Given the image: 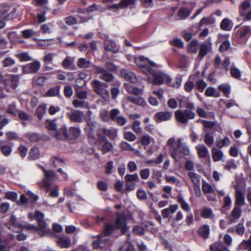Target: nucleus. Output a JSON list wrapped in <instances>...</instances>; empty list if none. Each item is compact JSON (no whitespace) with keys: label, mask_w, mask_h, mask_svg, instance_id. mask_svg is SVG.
Instances as JSON below:
<instances>
[{"label":"nucleus","mask_w":251,"mask_h":251,"mask_svg":"<svg viewBox=\"0 0 251 251\" xmlns=\"http://www.w3.org/2000/svg\"><path fill=\"white\" fill-rule=\"evenodd\" d=\"M115 221L111 224L105 225L103 232L97 235V240L94 241L92 246L94 249H103L110 246L112 242L108 237L115 230L120 229L122 234H125L128 230L125 217L120 213H116Z\"/></svg>","instance_id":"obj_1"},{"label":"nucleus","mask_w":251,"mask_h":251,"mask_svg":"<svg viewBox=\"0 0 251 251\" xmlns=\"http://www.w3.org/2000/svg\"><path fill=\"white\" fill-rule=\"evenodd\" d=\"M179 106L186 109L176 111L175 112L176 119L177 122L187 125L189 120L194 119L195 117L196 114L194 112L195 106L193 103L187 99H179Z\"/></svg>","instance_id":"obj_2"},{"label":"nucleus","mask_w":251,"mask_h":251,"mask_svg":"<svg viewBox=\"0 0 251 251\" xmlns=\"http://www.w3.org/2000/svg\"><path fill=\"white\" fill-rule=\"evenodd\" d=\"M44 214L39 210H36L34 213H29L28 217L31 220H36L38 223V228L33 225L29 226V228L38 231V234L43 236L49 232L50 229L48 224L44 220Z\"/></svg>","instance_id":"obj_3"},{"label":"nucleus","mask_w":251,"mask_h":251,"mask_svg":"<svg viewBox=\"0 0 251 251\" xmlns=\"http://www.w3.org/2000/svg\"><path fill=\"white\" fill-rule=\"evenodd\" d=\"M176 144V146L173 147L171 156L176 162H178L184 156L189 155L190 151L187 145L185 143L182 142L180 138L177 139Z\"/></svg>","instance_id":"obj_4"},{"label":"nucleus","mask_w":251,"mask_h":251,"mask_svg":"<svg viewBox=\"0 0 251 251\" xmlns=\"http://www.w3.org/2000/svg\"><path fill=\"white\" fill-rule=\"evenodd\" d=\"M149 75H151L153 78L148 77L147 80L155 85H160L165 82L168 84L172 80V78L169 75L163 72L156 71L153 68L149 73Z\"/></svg>","instance_id":"obj_5"},{"label":"nucleus","mask_w":251,"mask_h":251,"mask_svg":"<svg viewBox=\"0 0 251 251\" xmlns=\"http://www.w3.org/2000/svg\"><path fill=\"white\" fill-rule=\"evenodd\" d=\"M41 169L44 173V177L40 182V185L44 187L46 193H48L51 187L52 182L54 180L55 173L52 170H47L43 167H41Z\"/></svg>","instance_id":"obj_6"},{"label":"nucleus","mask_w":251,"mask_h":251,"mask_svg":"<svg viewBox=\"0 0 251 251\" xmlns=\"http://www.w3.org/2000/svg\"><path fill=\"white\" fill-rule=\"evenodd\" d=\"M94 91L98 95L100 96L104 99L109 98V94L108 91L105 88L107 87L108 85L98 80L95 79L91 82Z\"/></svg>","instance_id":"obj_7"},{"label":"nucleus","mask_w":251,"mask_h":251,"mask_svg":"<svg viewBox=\"0 0 251 251\" xmlns=\"http://www.w3.org/2000/svg\"><path fill=\"white\" fill-rule=\"evenodd\" d=\"M135 62L136 65L141 68L142 71L147 75H149V73L155 67V65L154 63L150 61L148 58L143 56L136 58L135 59Z\"/></svg>","instance_id":"obj_8"},{"label":"nucleus","mask_w":251,"mask_h":251,"mask_svg":"<svg viewBox=\"0 0 251 251\" xmlns=\"http://www.w3.org/2000/svg\"><path fill=\"white\" fill-rule=\"evenodd\" d=\"M19 75H11L9 79L5 80L4 82V88L5 90L8 92H12V90H15L19 83Z\"/></svg>","instance_id":"obj_9"},{"label":"nucleus","mask_w":251,"mask_h":251,"mask_svg":"<svg viewBox=\"0 0 251 251\" xmlns=\"http://www.w3.org/2000/svg\"><path fill=\"white\" fill-rule=\"evenodd\" d=\"M242 215V209L239 206H234L230 214L226 217L227 224L229 225L236 223Z\"/></svg>","instance_id":"obj_10"},{"label":"nucleus","mask_w":251,"mask_h":251,"mask_svg":"<svg viewBox=\"0 0 251 251\" xmlns=\"http://www.w3.org/2000/svg\"><path fill=\"white\" fill-rule=\"evenodd\" d=\"M234 188L235 189L234 206H239V207L241 208L245 202L244 192L241 190L238 186L235 185Z\"/></svg>","instance_id":"obj_11"},{"label":"nucleus","mask_w":251,"mask_h":251,"mask_svg":"<svg viewBox=\"0 0 251 251\" xmlns=\"http://www.w3.org/2000/svg\"><path fill=\"white\" fill-rule=\"evenodd\" d=\"M128 102H130L141 106H144L146 104L145 100L142 97L127 96L123 102V106L124 108H126V104Z\"/></svg>","instance_id":"obj_12"},{"label":"nucleus","mask_w":251,"mask_h":251,"mask_svg":"<svg viewBox=\"0 0 251 251\" xmlns=\"http://www.w3.org/2000/svg\"><path fill=\"white\" fill-rule=\"evenodd\" d=\"M235 30L236 34L241 38H246L251 35V26L249 25L237 26Z\"/></svg>","instance_id":"obj_13"},{"label":"nucleus","mask_w":251,"mask_h":251,"mask_svg":"<svg viewBox=\"0 0 251 251\" xmlns=\"http://www.w3.org/2000/svg\"><path fill=\"white\" fill-rule=\"evenodd\" d=\"M41 64L39 61L36 60L28 63L23 67V71L25 74L35 73L39 71Z\"/></svg>","instance_id":"obj_14"},{"label":"nucleus","mask_w":251,"mask_h":251,"mask_svg":"<svg viewBox=\"0 0 251 251\" xmlns=\"http://www.w3.org/2000/svg\"><path fill=\"white\" fill-rule=\"evenodd\" d=\"M99 140L101 143V151L103 154L110 152L113 148V146L108 139L103 135H100Z\"/></svg>","instance_id":"obj_15"},{"label":"nucleus","mask_w":251,"mask_h":251,"mask_svg":"<svg viewBox=\"0 0 251 251\" xmlns=\"http://www.w3.org/2000/svg\"><path fill=\"white\" fill-rule=\"evenodd\" d=\"M154 119L157 123L167 121L172 118V113L169 111H160L155 114Z\"/></svg>","instance_id":"obj_16"},{"label":"nucleus","mask_w":251,"mask_h":251,"mask_svg":"<svg viewBox=\"0 0 251 251\" xmlns=\"http://www.w3.org/2000/svg\"><path fill=\"white\" fill-rule=\"evenodd\" d=\"M56 55L54 53H46L44 56L43 61L44 62V67L47 71L52 70L53 68L49 66V64H52L53 58Z\"/></svg>","instance_id":"obj_17"},{"label":"nucleus","mask_w":251,"mask_h":251,"mask_svg":"<svg viewBox=\"0 0 251 251\" xmlns=\"http://www.w3.org/2000/svg\"><path fill=\"white\" fill-rule=\"evenodd\" d=\"M56 243L61 248H68L71 246V240L67 236H61L57 238Z\"/></svg>","instance_id":"obj_18"},{"label":"nucleus","mask_w":251,"mask_h":251,"mask_svg":"<svg viewBox=\"0 0 251 251\" xmlns=\"http://www.w3.org/2000/svg\"><path fill=\"white\" fill-rule=\"evenodd\" d=\"M71 121L75 123H80L82 121L83 112L79 110H74L72 113H67Z\"/></svg>","instance_id":"obj_19"},{"label":"nucleus","mask_w":251,"mask_h":251,"mask_svg":"<svg viewBox=\"0 0 251 251\" xmlns=\"http://www.w3.org/2000/svg\"><path fill=\"white\" fill-rule=\"evenodd\" d=\"M121 75L125 79L132 83H135L137 81V78L135 74L128 70H122Z\"/></svg>","instance_id":"obj_20"},{"label":"nucleus","mask_w":251,"mask_h":251,"mask_svg":"<svg viewBox=\"0 0 251 251\" xmlns=\"http://www.w3.org/2000/svg\"><path fill=\"white\" fill-rule=\"evenodd\" d=\"M0 149L2 153L5 156H9L12 151V145L6 144L5 141H0Z\"/></svg>","instance_id":"obj_21"},{"label":"nucleus","mask_w":251,"mask_h":251,"mask_svg":"<svg viewBox=\"0 0 251 251\" xmlns=\"http://www.w3.org/2000/svg\"><path fill=\"white\" fill-rule=\"evenodd\" d=\"M76 64L79 68L85 70L93 67L94 64L90 61V60L85 58H78Z\"/></svg>","instance_id":"obj_22"},{"label":"nucleus","mask_w":251,"mask_h":251,"mask_svg":"<svg viewBox=\"0 0 251 251\" xmlns=\"http://www.w3.org/2000/svg\"><path fill=\"white\" fill-rule=\"evenodd\" d=\"M178 208L177 204H173L170 205L168 208L164 209L161 211V214L164 218H168L171 214H174Z\"/></svg>","instance_id":"obj_23"},{"label":"nucleus","mask_w":251,"mask_h":251,"mask_svg":"<svg viewBox=\"0 0 251 251\" xmlns=\"http://www.w3.org/2000/svg\"><path fill=\"white\" fill-rule=\"evenodd\" d=\"M198 155L201 158H209V152L208 149L204 145L197 146L196 147Z\"/></svg>","instance_id":"obj_24"},{"label":"nucleus","mask_w":251,"mask_h":251,"mask_svg":"<svg viewBox=\"0 0 251 251\" xmlns=\"http://www.w3.org/2000/svg\"><path fill=\"white\" fill-rule=\"evenodd\" d=\"M10 226L9 227L10 229L17 233L21 231L22 229L21 226L17 222V219L15 215H11L10 220Z\"/></svg>","instance_id":"obj_25"},{"label":"nucleus","mask_w":251,"mask_h":251,"mask_svg":"<svg viewBox=\"0 0 251 251\" xmlns=\"http://www.w3.org/2000/svg\"><path fill=\"white\" fill-rule=\"evenodd\" d=\"M210 251H230L222 242H217L210 245Z\"/></svg>","instance_id":"obj_26"},{"label":"nucleus","mask_w":251,"mask_h":251,"mask_svg":"<svg viewBox=\"0 0 251 251\" xmlns=\"http://www.w3.org/2000/svg\"><path fill=\"white\" fill-rule=\"evenodd\" d=\"M205 135L203 137L204 142L206 145H207L208 147H212L214 143V137L213 136V133L212 132H209L206 130H204Z\"/></svg>","instance_id":"obj_27"},{"label":"nucleus","mask_w":251,"mask_h":251,"mask_svg":"<svg viewBox=\"0 0 251 251\" xmlns=\"http://www.w3.org/2000/svg\"><path fill=\"white\" fill-rule=\"evenodd\" d=\"M55 137L59 140L66 139L69 138L67 128L63 126L57 131Z\"/></svg>","instance_id":"obj_28"},{"label":"nucleus","mask_w":251,"mask_h":251,"mask_svg":"<svg viewBox=\"0 0 251 251\" xmlns=\"http://www.w3.org/2000/svg\"><path fill=\"white\" fill-rule=\"evenodd\" d=\"M251 4L249 1V0H244L241 3L239 9V14L241 16H244V15L246 14L247 11L251 7Z\"/></svg>","instance_id":"obj_29"},{"label":"nucleus","mask_w":251,"mask_h":251,"mask_svg":"<svg viewBox=\"0 0 251 251\" xmlns=\"http://www.w3.org/2000/svg\"><path fill=\"white\" fill-rule=\"evenodd\" d=\"M211 49V43L202 44L200 46L199 56L201 58L204 57L208 52L210 51Z\"/></svg>","instance_id":"obj_30"},{"label":"nucleus","mask_w":251,"mask_h":251,"mask_svg":"<svg viewBox=\"0 0 251 251\" xmlns=\"http://www.w3.org/2000/svg\"><path fill=\"white\" fill-rule=\"evenodd\" d=\"M191 13V11L187 8L182 7L179 9L177 13V20H182L185 19Z\"/></svg>","instance_id":"obj_31"},{"label":"nucleus","mask_w":251,"mask_h":251,"mask_svg":"<svg viewBox=\"0 0 251 251\" xmlns=\"http://www.w3.org/2000/svg\"><path fill=\"white\" fill-rule=\"evenodd\" d=\"M10 240L3 239L0 234V251H10Z\"/></svg>","instance_id":"obj_32"},{"label":"nucleus","mask_w":251,"mask_h":251,"mask_svg":"<svg viewBox=\"0 0 251 251\" xmlns=\"http://www.w3.org/2000/svg\"><path fill=\"white\" fill-rule=\"evenodd\" d=\"M210 232V227L208 225H204L201 226L198 230L199 234L203 238H207Z\"/></svg>","instance_id":"obj_33"},{"label":"nucleus","mask_w":251,"mask_h":251,"mask_svg":"<svg viewBox=\"0 0 251 251\" xmlns=\"http://www.w3.org/2000/svg\"><path fill=\"white\" fill-rule=\"evenodd\" d=\"M188 176L190 177L194 186H199L201 184L200 176L194 172H188Z\"/></svg>","instance_id":"obj_34"},{"label":"nucleus","mask_w":251,"mask_h":251,"mask_svg":"<svg viewBox=\"0 0 251 251\" xmlns=\"http://www.w3.org/2000/svg\"><path fill=\"white\" fill-rule=\"evenodd\" d=\"M100 131L110 140H114L117 136V131L115 129L101 128Z\"/></svg>","instance_id":"obj_35"},{"label":"nucleus","mask_w":251,"mask_h":251,"mask_svg":"<svg viewBox=\"0 0 251 251\" xmlns=\"http://www.w3.org/2000/svg\"><path fill=\"white\" fill-rule=\"evenodd\" d=\"M212 156L213 161L217 162L222 160L224 153L222 151L214 148L212 150Z\"/></svg>","instance_id":"obj_36"},{"label":"nucleus","mask_w":251,"mask_h":251,"mask_svg":"<svg viewBox=\"0 0 251 251\" xmlns=\"http://www.w3.org/2000/svg\"><path fill=\"white\" fill-rule=\"evenodd\" d=\"M233 26L232 23L228 18L224 19L220 24L221 29L225 31H229Z\"/></svg>","instance_id":"obj_37"},{"label":"nucleus","mask_w":251,"mask_h":251,"mask_svg":"<svg viewBox=\"0 0 251 251\" xmlns=\"http://www.w3.org/2000/svg\"><path fill=\"white\" fill-rule=\"evenodd\" d=\"M18 116L20 119L23 121L22 124L24 126L27 125L25 122H31L32 120L31 116L23 111H19Z\"/></svg>","instance_id":"obj_38"},{"label":"nucleus","mask_w":251,"mask_h":251,"mask_svg":"<svg viewBox=\"0 0 251 251\" xmlns=\"http://www.w3.org/2000/svg\"><path fill=\"white\" fill-rule=\"evenodd\" d=\"M202 190L203 193L206 194H213L215 193L213 186L205 181H202Z\"/></svg>","instance_id":"obj_39"},{"label":"nucleus","mask_w":251,"mask_h":251,"mask_svg":"<svg viewBox=\"0 0 251 251\" xmlns=\"http://www.w3.org/2000/svg\"><path fill=\"white\" fill-rule=\"evenodd\" d=\"M47 110L46 105L43 104L38 106L36 111V114L39 120L42 119L44 114L46 113Z\"/></svg>","instance_id":"obj_40"},{"label":"nucleus","mask_w":251,"mask_h":251,"mask_svg":"<svg viewBox=\"0 0 251 251\" xmlns=\"http://www.w3.org/2000/svg\"><path fill=\"white\" fill-rule=\"evenodd\" d=\"M104 47L105 50L107 51H112L115 53L118 51V49L116 48V44L113 41L110 43L105 41L104 44Z\"/></svg>","instance_id":"obj_41"},{"label":"nucleus","mask_w":251,"mask_h":251,"mask_svg":"<svg viewBox=\"0 0 251 251\" xmlns=\"http://www.w3.org/2000/svg\"><path fill=\"white\" fill-rule=\"evenodd\" d=\"M218 89L222 92L226 97L228 98L230 93V86L228 84H222L218 86Z\"/></svg>","instance_id":"obj_42"},{"label":"nucleus","mask_w":251,"mask_h":251,"mask_svg":"<svg viewBox=\"0 0 251 251\" xmlns=\"http://www.w3.org/2000/svg\"><path fill=\"white\" fill-rule=\"evenodd\" d=\"M205 95L207 97H219L220 96V93L217 91L214 88L211 87H208L206 89Z\"/></svg>","instance_id":"obj_43"},{"label":"nucleus","mask_w":251,"mask_h":251,"mask_svg":"<svg viewBox=\"0 0 251 251\" xmlns=\"http://www.w3.org/2000/svg\"><path fill=\"white\" fill-rule=\"evenodd\" d=\"M81 133V130L78 127H71L69 128L68 134L69 137L76 138L78 137Z\"/></svg>","instance_id":"obj_44"},{"label":"nucleus","mask_w":251,"mask_h":251,"mask_svg":"<svg viewBox=\"0 0 251 251\" xmlns=\"http://www.w3.org/2000/svg\"><path fill=\"white\" fill-rule=\"evenodd\" d=\"M230 144V140L227 137H225L222 139L216 141V145L219 148L227 147Z\"/></svg>","instance_id":"obj_45"},{"label":"nucleus","mask_w":251,"mask_h":251,"mask_svg":"<svg viewBox=\"0 0 251 251\" xmlns=\"http://www.w3.org/2000/svg\"><path fill=\"white\" fill-rule=\"evenodd\" d=\"M177 201L180 204L181 207L184 211L189 212L190 211V207L189 204L184 201L183 197L179 195L177 197Z\"/></svg>","instance_id":"obj_46"},{"label":"nucleus","mask_w":251,"mask_h":251,"mask_svg":"<svg viewBox=\"0 0 251 251\" xmlns=\"http://www.w3.org/2000/svg\"><path fill=\"white\" fill-rule=\"evenodd\" d=\"M139 178L137 174H134L133 175L127 174L125 177V182H136L139 181Z\"/></svg>","instance_id":"obj_47"},{"label":"nucleus","mask_w":251,"mask_h":251,"mask_svg":"<svg viewBox=\"0 0 251 251\" xmlns=\"http://www.w3.org/2000/svg\"><path fill=\"white\" fill-rule=\"evenodd\" d=\"M40 156L39 150L38 148L34 147L32 148L29 152V157L31 160H35Z\"/></svg>","instance_id":"obj_48"},{"label":"nucleus","mask_w":251,"mask_h":251,"mask_svg":"<svg viewBox=\"0 0 251 251\" xmlns=\"http://www.w3.org/2000/svg\"><path fill=\"white\" fill-rule=\"evenodd\" d=\"M60 86H57L55 87L50 88L46 93L48 97H54L59 94Z\"/></svg>","instance_id":"obj_49"},{"label":"nucleus","mask_w":251,"mask_h":251,"mask_svg":"<svg viewBox=\"0 0 251 251\" xmlns=\"http://www.w3.org/2000/svg\"><path fill=\"white\" fill-rule=\"evenodd\" d=\"M99 78L103 80L104 81L109 82H111L113 80L114 76L113 74L108 72H106L105 74L102 75H100Z\"/></svg>","instance_id":"obj_50"},{"label":"nucleus","mask_w":251,"mask_h":251,"mask_svg":"<svg viewBox=\"0 0 251 251\" xmlns=\"http://www.w3.org/2000/svg\"><path fill=\"white\" fill-rule=\"evenodd\" d=\"M6 112L14 116H16L17 115L16 104L15 102H13L7 105Z\"/></svg>","instance_id":"obj_51"},{"label":"nucleus","mask_w":251,"mask_h":251,"mask_svg":"<svg viewBox=\"0 0 251 251\" xmlns=\"http://www.w3.org/2000/svg\"><path fill=\"white\" fill-rule=\"evenodd\" d=\"M56 120H47L46 126L50 130H55L57 128Z\"/></svg>","instance_id":"obj_52"},{"label":"nucleus","mask_w":251,"mask_h":251,"mask_svg":"<svg viewBox=\"0 0 251 251\" xmlns=\"http://www.w3.org/2000/svg\"><path fill=\"white\" fill-rule=\"evenodd\" d=\"M72 103L74 107H75V108L87 107L88 106V104L87 102L79 100H74L73 101Z\"/></svg>","instance_id":"obj_53"},{"label":"nucleus","mask_w":251,"mask_h":251,"mask_svg":"<svg viewBox=\"0 0 251 251\" xmlns=\"http://www.w3.org/2000/svg\"><path fill=\"white\" fill-rule=\"evenodd\" d=\"M135 0H121L120 1V8L127 6H132L135 4Z\"/></svg>","instance_id":"obj_54"},{"label":"nucleus","mask_w":251,"mask_h":251,"mask_svg":"<svg viewBox=\"0 0 251 251\" xmlns=\"http://www.w3.org/2000/svg\"><path fill=\"white\" fill-rule=\"evenodd\" d=\"M213 215L212 210L210 208H203L201 212V216L204 218H210Z\"/></svg>","instance_id":"obj_55"},{"label":"nucleus","mask_w":251,"mask_h":251,"mask_svg":"<svg viewBox=\"0 0 251 251\" xmlns=\"http://www.w3.org/2000/svg\"><path fill=\"white\" fill-rule=\"evenodd\" d=\"M236 233L240 236H242L245 231V228L243 223H238L235 226Z\"/></svg>","instance_id":"obj_56"},{"label":"nucleus","mask_w":251,"mask_h":251,"mask_svg":"<svg viewBox=\"0 0 251 251\" xmlns=\"http://www.w3.org/2000/svg\"><path fill=\"white\" fill-rule=\"evenodd\" d=\"M121 251H135L134 246L129 242H126L124 245L120 248Z\"/></svg>","instance_id":"obj_57"},{"label":"nucleus","mask_w":251,"mask_h":251,"mask_svg":"<svg viewBox=\"0 0 251 251\" xmlns=\"http://www.w3.org/2000/svg\"><path fill=\"white\" fill-rule=\"evenodd\" d=\"M74 62V60L70 57H66L62 62V66L65 69H69L72 66Z\"/></svg>","instance_id":"obj_58"},{"label":"nucleus","mask_w":251,"mask_h":251,"mask_svg":"<svg viewBox=\"0 0 251 251\" xmlns=\"http://www.w3.org/2000/svg\"><path fill=\"white\" fill-rule=\"evenodd\" d=\"M15 61L13 58L8 57L5 58L2 61V64L4 67H10L15 64Z\"/></svg>","instance_id":"obj_59"},{"label":"nucleus","mask_w":251,"mask_h":251,"mask_svg":"<svg viewBox=\"0 0 251 251\" xmlns=\"http://www.w3.org/2000/svg\"><path fill=\"white\" fill-rule=\"evenodd\" d=\"M100 116L101 120L104 122L109 121L110 118V113L106 109H103L100 111Z\"/></svg>","instance_id":"obj_60"},{"label":"nucleus","mask_w":251,"mask_h":251,"mask_svg":"<svg viewBox=\"0 0 251 251\" xmlns=\"http://www.w3.org/2000/svg\"><path fill=\"white\" fill-rule=\"evenodd\" d=\"M230 46V42L228 40H226L220 45L219 50L221 52L226 51L229 48Z\"/></svg>","instance_id":"obj_61"},{"label":"nucleus","mask_w":251,"mask_h":251,"mask_svg":"<svg viewBox=\"0 0 251 251\" xmlns=\"http://www.w3.org/2000/svg\"><path fill=\"white\" fill-rule=\"evenodd\" d=\"M26 137L32 142H38L41 139L40 136L37 133H29L26 135Z\"/></svg>","instance_id":"obj_62"},{"label":"nucleus","mask_w":251,"mask_h":251,"mask_svg":"<svg viewBox=\"0 0 251 251\" xmlns=\"http://www.w3.org/2000/svg\"><path fill=\"white\" fill-rule=\"evenodd\" d=\"M18 194L15 192L9 191L5 193V199L15 201L17 199Z\"/></svg>","instance_id":"obj_63"},{"label":"nucleus","mask_w":251,"mask_h":251,"mask_svg":"<svg viewBox=\"0 0 251 251\" xmlns=\"http://www.w3.org/2000/svg\"><path fill=\"white\" fill-rule=\"evenodd\" d=\"M197 88L201 92H203L207 86V84L203 80H198L196 83Z\"/></svg>","instance_id":"obj_64"}]
</instances>
